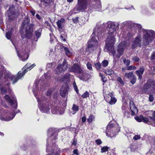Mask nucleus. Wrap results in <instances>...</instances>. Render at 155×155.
Wrapping results in <instances>:
<instances>
[{
  "instance_id": "nucleus-1",
  "label": "nucleus",
  "mask_w": 155,
  "mask_h": 155,
  "mask_svg": "<svg viewBox=\"0 0 155 155\" xmlns=\"http://www.w3.org/2000/svg\"><path fill=\"white\" fill-rule=\"evenodd\" d=\"M5 99L9 103L11 106V111L9 112L8 110L3 109L1 110V115L0 119L4 121H9L12 120L16 114L20 112L19 110H17L18 104L16 97L13 95L10 97L8 95H6L4 97Z\"/></svg>"
},
{
  "instance_id": "nucleus-2",
  "label": "nucleus",
  "mask_w": 155,
  "mask_h": 155,
  "mask_svg": "<svg viewBox=\"0 0 155 155\" xmlns=\"http://www.w3.org/2000/svg\"><path fill=\"white\" fill-rule=\"evenodd\" d=\"M88 3V11L90 12L101 11L102 5L100 0H78L74 9L77 11H83L87 9Z\"/></svg>"
},
{
  "instance_id": "nucleus-3",
  "label": "nucleus",
  "mask_w": 155,
  "mask_h": 155,
  "mask_svg": "<svg viewBox=\"0 0 155 155\" xmlns=\"http://www.w3.org/2000/svg\"><path fill=\"white\" fill-rule=\"evenodd\" d=\"M32 91L35 96L37 99L38 102V107L41 112L48 114L50 112V108L49 104L47 101L46 97L42 96L38 98L37 97V94L39 91L38 83L37 82L34 83Z\"/></svg>"
},
{
  "instance_id": "nucleus-4",
  "label": "nucleus",
  "mask_w": 155,
  "mask_h": 155,
  "mask_svg": "<svg viewBox=\"0 0 155 155\" xmlns=\"http://www.w3.org/2000/svg\"><path fill=\"white\" fill-rule=\"evenodd\" d=\"M21 74L20 72H18L16 75H15L12 74L9 71H5L4 73V78L3 79V81H5V83L4 84L3 82L0 83V90L2 94H5L7 93V88L5 86H9L10 84L9 82L5 83L7 78H8L10 79L12 81V84H14L21 78Z\"/></svg>"
},
{
  "instance_id": "nucleus-5",
  "label": "nucleus",
  "mask_w": 155,
  "mask_h": 155,
  "mask_svg": "<svg viewBox=\"0 0 155 155\" xmlns=\"http://www.w3.org/2000/svg\"><path fill=\"white\" fill-rule=\"evenodd\" d=\"M106 25L108 30L107 37H115L116 29L119 28V23L118 22L108 21L106 23H103L102 27L104 28Z\"/></svg>"
},
{
  "instance_id": "nucleus-6",
  "label": "nucleus",
  "mask_w": 155,
  "mask_h": 155,
  "mask_svg": "<svg viewBox=\"0 0 155 155\" xmlns=\"http://www.w3.org/2000/svg\"><path fill=\"white\" fill-rule=\"evenodd\" d=\"M20 12L18 8L14 5H9V8L7 11V15L8 18L7 21L8 24L16 19L19 15Z\"/></svg>"
},
{
  "instance_id": "nucleus-7",
  "label": "nucleus",
  "mask_w": 155,
  "mask_h": 155,
  "mask_svg": "<svg viewBox=\"0 0 155 155\" xmlns=\"http://www.w3.org/2000/svg\"><path fill=\"white\" fill-rule=\"evenodd\" d=\"M103 129V132L105 133L106 135L109 137L113 136L120 130L118 124L116 122L113 124L110 123L106 127Z\"/></svg>"
},
{
  "instance_id": "nucleus-8",
  "label": "nucleus",
  "mask_w": 155,
  "mask_h": 155,
  "mask_svg": "<svg viewBox=\"0 0 155 155\" xmlns=\"http://www.w3.org/2000/svg\"><path fill=\"white\" fill-rule=\"evenodd\" d=\"M97 33V38L100 37V34L102 35V32L101 31L100 32L94 31L92 34L91 37V41H89L88 42L87 48V50H88L90 52L93 51L94 49H96L98 46V42L97 39L96 38V36L95 35Z\"/></svg>"
},
{
  "instance_id": "nucleus-9",
  "label": "nucleus",
  "mask_w": 155,
  "mask_h": 155,
  "mask_svg": "<svg viewBox=\"0 0 155 155\" xmlns=\"http://www.w3.org/2000/svg\"><path fill=\"white\" fill-rule=\"evenodd\" d=\"M144 35L143 36V46H145L151 43L155 38V32L151 30L143 29Z\"/></svg>"
},
{
  "instance_id": "nucleus-10",
  "label": "nucleus",
  "mask_w": 155,
  "mask_h": 155,
  "mask_svg": "<svg viewBox=\"0 0 155 155\" xmlns=\"http://www.w3.org/2000/svg\"><path fill=\"white\" fill-rule=\"evenodd\" d=\"M143 91L147 94H149L151 92L155 91V80L149 79L144 85Z\"/></svg>"
},
{
  "instance_id": "nucleus-11",
  "label": "nucleus",
  "mask_w": 155,
  "mask_h": 155,
  "mask_svg": "<svg viewBox=\"0 0 155 155\" xmlns=\"http://www.w3.org/2000/svg\"><path fill=\"white\" fill-rule=\"evenodd\" d=\"M115 41V37H107L106 41V47L107 51L110 53L113 57L116 54V51L114 50V45Z\"/></svg>"
},
{
  "instance_id": "nucleus-12",
  "label": "nucleus",
  "mask_w": 155,
  "mask_h": 155,
  "mask_svg": "<svg viewBox=\"0 0 155 155\" xmlns=\"http://www.w3.org/2000/svg\"><path fill=\"white\" fill-rule=\"evenodd\" d=\"M64 22L65 20L63 18H61L56 22L58 30L61 35L60 38L64 41H66L65 38L67 36V34L64 32L63 29Z\"/></svg>"
},
{
  "instance_id": "nucleus-13",
  "label": "nucleus",
  "mask_w": 155,
  "mask_h": 155,
  "mask_svg": "<svg viewBox=\"0 0 155 155\" xmlns=\"http://www.w3.org/2000/svg\"><path fill=\"white\" fill-rule=\"evenodd\" d=\"M150 119L144 117L143 115L137 116L134 117L135 119L138 122H143L148 124H151L152 126L153 122H155V118L149 116Z\"/></svg>"
},
{
  "instance_id": "nucleus-14",
  "label": "nucleus",
  "mask_w": 155,
  "mask_h": 155,
  "mask_svg": "<svg viewBox=\"0 0 155 155\" xmlns=\"http://www.w3.org/2000/svg\"><path fill=\"white\" fill-rule=\"evenodd\" d=\"M34 26V25L33 24H30L25 27V34L24 35L21 34V35L22 38H25L28 39L31 38L32 35Z\"/></svg>"
},
{
  "instance_id": "nucleus-15",
  "label": "nucleus",
  "mask_w": 155,
  "mask_h": 155,
  "mask_svg": "<svg viewBox=\"0 0 155 155\" xmlns=\"http://www.w3.org/2000/svg\"><path fill=\"white\" fill-rule=\"evenodd\" d=\"M127 47V43L124 41H122L119 44L117 47V52L116 55V57L117 58H120V56L123 54L125 49Z\"/></svg>"
},
{
  "instance_id": "nucleus-16",
  "label": "nucleus",
  "mask_w": 155,
  "mask_h": 155,
  "mask_svg": "<svg viewBox=\"0 0 155 155\" xmlns=\"http://www.w3.org/2000/svg\"><path fill=\"white\" fill-rule=\"evenodd\" d=\"M68 71L70 72L79 74H82L83 72V71L78 64H74L69 68Z\"/></svg>"
},
{
  "instance_id": "nucleus-17",
  "label": "nucleus",
  "mask_w": 155,
  "mask_h": 155,
  "mask_svg": "<svg viewBox=\"0 0 155 155\" xmlns=\"http://www.w3.org/2000/svg\"><path fill=\"white\" fill-rule=\"evenodd\" d=\"M141 35L138 34L137 36L132 41L131 47L132 49H135L137 47H141Z\"/></svg>"
},
{
  "instance_id": "nucleus-18",
  "label": "nucleus",
  "mask_w": 155,
  "mask_h": 155,
  "mask_svg": "<svg viewBox=\"0 0 155 155\" xmlns=\"http://www.w3.org/2000/svg\"><path fill=\"white\" fill-rule=\"evenodd\" d=\"M12 42L15 47V48L16 51V52L18 55V56L20 60L22 61H25L28 58V55L26 53V51H23L21 52L20 51H18L17 48L15 46V45L14 44L12 41Z\"/></svg>"
},
{
  "instance_id": "nucleus-19",
  "label": "nucleus",
  "mask_w": 155,
  "mask_h": 155,
  "mask_svg": "<svg viewBox=\"0 0 155 155\" xmlns=\"http://www.w3.org/2000/svg\"><path fill=\"white\" fill-rule=\"evenodd\" d=\"M68 64L65 59H64L62 63L60 65H59L56 69V71L58 74L64 72L67 70L68 68Z\"/></svg>"
},
{
  "instance_id": "nucleus-20",
  "label": "nucleus",
  "mask_w": 155,
  "mask_h": 155,
  "mask_svg": "<svg viewBox=\"0 0 155 155\" xmlns=\"http://www.w3.org/2000/svg\"><path fill=\"white\" fill-rule=\"evenodd\" d=\"M59 131L55 128H50L48 130V136L52 132L51 137V139L52 140H55L58 139L57 136Z\"/></svg>"
},
{
  "instance_id": "nucleus-21",
  "label": "nucleus",
  "mask_w": 155,
  "mask_h": 155,
  "mask_svg": "<svg viewBox=\"0 0 155 155\" xmlns=\"http://www.w3.org/2000/svg\"><path fill=\"white\" fill-rule=\"evenodd\" d=\"M122 24L123 26H126L130 28H131L132 26H134V27H136L138 28L139 32H140V31H141L142 26L140 24L136 23L133 24L130 21H126L123 22Z\"/></svg>"
},
{
  "instance_id": "nucleus-22",
  "label": "nucleus",
  "mask_w": 155,
  "mask_h": 155,
  "mask_svg": "<svg viewBox=\"0 0 155 155\" xmlns=\"http://www.w3.org/2000/svg\"><path fill=\"white\" fill-rule=\"evenodd\" d=\"M51 111L54 114H62L64 112V110L63 108L61 107L59 105L54 107L51 109Z\"/></svg>"
},
{
  "instance_id": "nucleus-23",
  "label": "nucleus",
  "mask_w": 155,
  "mask_h": 155,
  "mask_svg": "<svg viewBox=\"0 0 155 155\" xmlns=\"http://www.w3.org/2000/svg\"><path fill=\"white\" fill-rule=\"evenodd\" d=\"M129 104L132 115H133L137 114L138 113V110L133 101L131 100L130 101Z\"/></svg>"
},
{
  "instance_id": "nucleus-24",
  "label": "nucleus",
  "mask_w": 155,
  "mask_h": 155,
  "mask_svg": "<svg viewBox=\"0 0 155 155\" xmlns=\"http://www.w3.org/2000/svg\"><path fill=\"white\" fill-rule=\"evenodd\" d=\"M28 144H29L28 145L23 144L20 147L21 149L23 150H25L29 147H33L35 146L36 145V142L35 140H32L31 141L28 142Z\"/></svg>"
},
{
  "instance_id": "nucleus-25",
  "label": "nucleus",
  "mask_w": 155,
  "mask_h": 155,
  "mask_svg": "<svg viewBox=\"0 0 155 155\" xmlns=\"http://www.w3.org/2000/svg\"><path fill=\"white\" fill-rule=\"evenodd\" d=\"M31 64L30 63L27 64L22 69V71H20L21 73V77L23 76L25 73L28 71L31 70L29 68L31 67L30 65Z\"/></svg>"
},
{
  "instance_id": "nucleus-26",
  "label": "nucleus",
  "mask_w": 155,
  "mask_h": 155,
  "mask_svg": "<svg viewBox=\"0 0 155 155\" xmlns=\"http://www.w3.org/2000/svg\"><path fill=\"white\" fill-rule=\"evenodd\" d=\"M145 68L144 66L140 67L139 70L136 71V74L138 76V79L141 80L142 78V75L144 71Z\"/></svg>"
},
{
  "instance_id": "nucleus-27",
  "label": "nucleus",
  "mask_w": 155,
  "mask_h": 155,
  "mask_svg": "<svg viewBox=\"0 0 155 155\" xmlns=\"http://www.w3.org/2000/svg\"><path fill=\"white\" fill-rule=\"evenodd\" d=\"M121 108L124 117L126 118L130 117V114L127 108L124 105H123Z\"/></svg>"
},
{
  "instance_id": "nucleus-28",
  "label": "nucleus",
  "mask_w": 155,
  "mask_h": 155,
  "mask_svg": "<svg viewBox=\"0 0 155 155\" xmlns=\"http://www.w3.org/2000/svg\"><path fill=\"white\" fill-rule=\"evenodd\" d=\"M68 93V90L64 86H62L60 90V95L62 97H65Z\"/></svg>"
},
{
  "instance_id": "nucleus-29",
  "label": "nucleus",
  "mask_w": 155,
  "mask_h": 155,
  "mask_svg": "<svg viewBox=\"0 0 155 155\" xmlns=\"http://www.w3.org/2000/svg\"><path fill=\"white\" fill-rule=\"evenodd\" d=\"M82 74L79 75L78 76V77L80 78V79L84 81H87L88 80L89 75L87 73H83Z\"/></svg>"
},
{
  "instance_id": "nucleus-30",
  "label": "nucleus",
  "mask_w": 155,
  "mask_h": 155,
  "mask_svg": "<svg viewBox=\"0 0 155 155\" xmlns=\"http://www.w3.org/2000/svg\"><path fill=\"white\" fill-rule=\"evenodd\" d=\"M53 0H41L42 5L45 7L49 6L53 2Z\"/></svg>"
},
{
  "instance_id": "nucleus-31",
  "label": "nucleus",
  "mask_w": 155,
  "mask_h": 155,
  "mask_svg": "<svg viewBox=\"0 0 155 155\" xmlns=\"http://www.w3.org/2000/svg\"><path fill=\"white\" fill-rule=\"evenodd\" d=\"M105 100L111 104H115L117 101V100L114 97H110L109 99L107 98V97H105Z\"/></svg>"
},
{
  "instance_id": "nucleus-32",
  "label": "nucleus",
  "mask_w": 155,
  "mask_h": 155,
  "mask_svg": "<svg viewBox=\"0 0 155 155\" xmlns=\"http://www.w3.org/2000/svg\"><path fill=\"white\" fill-rule=\"evenodd\" d=\"M149 6L150 8L155 10V0H151L149 2Z\"/></svg>"
},
{
  "instance_id": "nucleus-33",
  "label": "nucleus",
  "mask_w": 155,
  "mask_h": 155,
  "mask_svg": "<svg viewBox=\"0 0 155 155\" xmlns=\"http://www.w3.org/2000/svg\"><path fill=\"white\" fill-rule=\"evenodd\" d=\"M30 20L28 18H26L22 22V25L23 27H25L27 26L28 25L30 24Z\"/></svg>"
},
{
  "instance_id": "nucleus-34",
  "label": "nucleus",
  "mask_w": 155,
  "mask_h": 155,
  "mask_svg": "<svg viewBox=\"0 0 155 155\" xmlns=\"http://www.w3.org/2000/svg\"><path fill=\"white\" fill-rule=\"evenodd\" d=\"M41 31L42 29H39L35 31V36L37 39L39 38L40 37L41 35Z\"/></svg>"
},
{
  "instance_id": "nucleus-35",
  "label": "nucleus",
  "mask_w": 155,
  "mask_h": 155,
  "mask_svg": "<svg viewBox=\"0 0 155 155\" xmlns=\"http://www.w3.org/2000/svg\"><path fill=\"white\" fill-rule=\"evenodd\" d=\"M72 110L74 112L73 114H75L77 111L79 110V107L77 105L73 104L72 107Z\"/></svg>"
},
{
  "instance_id": "nucleus-36",
  "label": "nucleus",
  "mask_w": 155,
  "mask_h": 155,
  "mask_svg": "<svg viewBox=\"0 0 155 155\" xmlns=\"http://www.w3.org/2000/svg\"><path fill=\"white\" fill-rule=\"evenodd\" d=\"M95 117L93 115L91 114L87 119V121L89 123H91L93 120H94Z\"/></svg>"
},
{
  "instance_id": "nucleus-37",
  "label": "nucleus",
  "mask_w": 155,
  "mask_h": 155,
  "mask_svg": "<svg viewBox=\"0 0 155 155\" xmlns=\"http://www.w3.org/2000/svg\"><path fill=\"white\" fill-rule=\"evenodd\" d=\"M104 72L107 75H110L114 73V71L111 69H107L105 70Z\"/></svg>"
},
{
  "instance_id": "nucleus-38",
  "label": "nucleus",
  "mask_w": 155,
  "mask_h": 155,
  "mask_svg": "<svg viewBox=\"0 0 155 155\" xmlns=\"http://www.w3.org/2000/svg\"><path fill=\"white\" fill-rule=\"evenodd\" d=\"M64 50L67 55L68 56L71 55V53L70 52L69 49L67 47H64Z\"/></svg>"
},
{
  "instance_id": "nucleus-39",
  "label": "nucleus",
  "mask_w": 155,
  "mask_h": 155,
  "mask_svg": "<svg viewBox=\"0 0 155 155\" xmlns=\"http://www.w3.org/2000/svg\"><path fill=\"white\" fill-rule=\"evenodd\" d=\"M54 90V89L52 88L49 89L47 92V95L48 96H50Z\"/></svg>"
},
{
  "instance_id": "nucleus-40",
  "label": "nucleus",
  "mask_w": 155,
  "mask_h": 155,
  "mask_svg": "<svg viewBox=\"0 0 155 155\" xmlns=\"http://www.w3.org/2000/svg\"><path fill=\"white\" fill-rule=\"evenodd\" d=\"M12 35V32L11 31H10L7 32L5 34V36L8 39H10L11 38V37Z\"/></svg>"
},
{
  "instance_id": "nucleus-41",
  "label": "nucleus",
  "mask_w": 155,
  "mask_h": 155,
  "mask_svg": "<svg viewBox=\"0 0 155 155\" xmlns=\"http://www.w3.org/2000/svg\"><path fill=\"white\" fill-rule=\"evenodd\" d=\"M101 66V64L99 62H97L94 64L95 67L97 70H100Z\"/></svg>"
},
{
  "instance_id": "nucleus-42",
  "label": "nucleus",
  "mask_w": 155,
  "mask_h": 155,
  "mask_svg": "<svg viewBox=\"0 0 155 155\" xmlns=\"http://www.w3.org/2000/svg\"><path fill=\"white\" fill-rule=\"evenodd\" d=\"M141 11L143 14H147V10L145 6H142L141 7Z\"/></svg>"
},
{
  "instance_id": "nucleus-43",
  "label": "nucleus",
  "mask_w": 155,
  "mask_h": 155,
  "mask_svg": "<svg viewBox=\"0 0 155 155\" xmlns=\"http://www.w3.org/2000/svg\"><path fill=\"white\" fill-rule=\"evenodd\" d=\"M133 72H130L129 73H126L125 74V77L129 78L133 76Z\"/></svg>"
},
{
  "instance_id": "nucleus-44",
  "label": "nucleus",
  "mask_w": 155,
  "mask_h": 155,
  "mask_svg": "<svg viewBox=\"0 0 155 155\" xmlns=\"http://www.w3.org/2000/svg\"><path fill=\"white\" fill-rule=\"evenodd\" d=\"M108 64V61L107 60H104L101 63V65L104 67H105L107 66Z\"/></svg>"
},
{
  "instance_id": "nucleus-45",
  "label": "nucleus",
  "mask_w": 155,
  "mask_h": 155,
  "mask_svg": "<svg viewBox=\"0 0 155 155\" xmlns=\"http://www.w3.org/2000/svg\"><path fill=\"white\" fill-rule=\"evenodd\" d=\"M89 93L86 91L81 95V97L83 98H85L89 97Z\"/></svg>"
},
{
  "instance_id": "nucleus-46",
  "label": "nucleus",
  "mask_w": 155,
  "mask_h": 155,
  "mask_svg": "<svg viewBox=\"0 0 155 155\" xmlns=\"http://www.w3.org/2000/svg\"><path fill=\"white\" fill-rule=\"evenodd\" d=\"M136 79L137 78L134 75H133V76H132V78L130 81L131 83L133 84H134L136 82Z\"/></svg>"
},
{
  "instance_id": "nucleus-47",
  "label": "nucleus",
  "mask_w": 155,
  "mask_h": 155,
  "mask_svg": "<svg viewBox=\"0 0 155 155\" xmlns=\"http://www.w3.org/2000/svg\"><path fill=\"white\" fill-rule=\"evenodd\" d=\"M123 62L127 66H128L130 63V61L129 60H127L125 58L123 59Z\"/></svg>"
},
{
  "instance_id": "nucleus-48",
  "label": "nucleus",
  "mask_w": 155,
  "mask_h": 155,
  "mask_svg": "<svg viewBox=\"0 0 155 155\" xmlns=\"http://www.w3.org/2000/svg\"><path fill=\"white\" fill-rule=\"evenodd\" d=\"M109 148V147L107 146L103 147L101 148V152L103 153L105 152L108 150Z\"/></svg>"
},
{
  "instance_id": "nucleus-49",
  "label": "nucleus",
  "mask_w": 155,
  "mask_h": 155,
  "mask_svg": "<svg viewBox=\"0 0 155 155\" xmlns=\"http://www.w3.org/2000/svg\"><path fill=\"white\" fill-rule=\"evenodd\" d=\"M73 85L74 87L76 92H77V94L78 93V89L77 86L76 85V83L75 82V81H74L73 83Z\"/></svg>"
},
{
  "instance_id": "nucleus-50",
  "label": "nucleus",
  "mask_w": 155,
  "mask_h": 155,
  "mask_svg": "<svg viewBox=\"0 0 155 155\" xmlns=\"http://www.w3.org/2000/svg\"><path fill=\"white\" fill-rule=\"evenodd\" d=\"M137 68L136 67L132 65L129 66L127 68V70H135Z\"/></svg>"
},
{
  "instance_id": "nucleus-51",
  "label": "nucleus",
  "mask_w": 155,
  "mask_h": 155,
  "mask_svg": "<svg viewBox=\"0 0 155 155\" xmlns=\"http://www.w3.org/2000/svg\"><path fill=\"white\" fill-rule=\"evenodd\" d=\"M130 147L132 151H134L136 150L137 148L136 145H131Z\"/></svg>"
},
{
  "instance_id": "nucleus-52",
  "label": "nucleus",
  "mask_w": 155,
  "mask_h": 155,
  "mask_svg": "<svg viewBox=\"0 0 155 155\" xmlns=\"http://www.w3.org/2000/svg\"><path fill=\"white\" fill-rule=\"evenodd\" d=\"M132 59L133 61L135 62H138L139 61L140 59L137 56H135L132 57Z\"/></svg>"
},
{
  "instance_id": "nucleus-53",
  "label": "nucleus",
  "mask_w": 155,
  "mask_h": 155,
  "mask_svg": "<svg viewBox=\"0 0 155 155\" xmlns=\"http://www.w3.org/2000/svg\"><path fill=\"white\" fill-rule=\"evenodd\" d=\"M100 75L101 77V80L104 83H105V82H106V81H107V79L106 77L101 75V73L100 74Z\"/></svg>"
},
{
  "instance_id": "nucleus-54",
  "label": "nucleus",
  "mask_w": 155,
  "mask_h": 155,
  "mask_svg": "<svg viewBox=\"0 0 155 155\" xmlns=\"http://www.w3.org/2000/svg\"><path fill=\"white\" fill-rule=\"evenodd\" d=\"M87 66L88 69L91 70H92V64L89 62H87Z\"/></svg>"
},
{
  "instance_id": "nucleus-55",
  "label": "nucleus",
  "mask_w": 155,
  "mask_h": 155,
  "mask_svg": "<svg viewBox=\"0 0 155 155\" xmlns=\"http://www.w3.org/2000/svg\"><path fill=\"white\" fill-rule=\"evenodd\" d=\"M150 59L151 60H155V51L152 53Z\"/></svg>"
},
{
  "instance_id": "nucleus-56",
  "label": "nucleus",
  "mask_w": 155,
  "mask_h": 155,
  "mask_svg": "<svg viewBox=\"0 0 155 155\" xmlns=\"http://www.w3.org/2000/svg\"><path fill=\"white\" fill-rule=\"evenodd\" d=\"M117 80L120 83V84L122 85L124 84V82L121 78L120 77H118L117 78Z\"/></svg>"
},
{
  "instance_id": "nucleus-57",
  "label": "nucleus",
  "mask_w": 155,
  "mask_h": 155,
  "mask_svg": "<svg viewBox=\"0 0 155 155\" xmlns=\"http://www.w3.org/2000/svg\"><path fill=\"white\" fill-rule=\"evenodd\" d=\"M95 142L98 145L101 144L102 143L101 140L100 139H98L96 140Z\"/></svg>"
},
{
  "instance_id": "nucleus-58",
  "label": "nucleus",
  "mask_w": 155,
  "mask_h": 155,
  "mask_svg": "<svg viewBox=\"0 0 155 155\" xmlns=\"http://www.w3.org/2000/svg\"><path fill=\"white\" fill-rule=\"evenodd\" d=\"M78 19L79 18L78 17L73 18L72 19L73 21L75 23H77L78 22Z\"/></svg>"
},
{
  "instance_id": "nucleus-59",
  "label": "nucleus",
  "mask_w": 155,
  "mask_h": 155,
  "mask_svg": "<svg viewBox=\"0 0 155 155\" xmlns=\"http://www.w3.org/2000/svg\"><path fill=\"white\" fill-rule=\"evenodd\" d=\"M153 95L152 94H150L149 95V101L152 102H153Z\"/></svg>"
},
{
  "instance_id": "nucleus-60",
  "label": "nucleus",
  "mask_w": 155,
  "mask_h": 155,
  "mask_svg": "<svg viewBox=\"0 0 155 155\" xmlns=\"http://www.w3.org/2000/svg\"><path fill=\"white\" fill-rule=\"evenodd\" d=\"M70 74L69 73L66 74L64 76V78L65 79H67L69 78Z\"/></svg>"
},
{
  "instance_id": "nucleus-61",
  "label": "nucleus",
  "mask_w": 155,
  "mask_h": 155,
  "mask_svg": "<svg viewBox=\"0 0 155 155\" xmlns=\"http://www.w3.org/2000/svg\"><path fill=\"white\" fill-rule=\"evenodd\" d=\"M140 137L139 135H136L134 137L133 139L134 140H137L138 139H140Z\"/></svg>"
},
{
  "instance_id": "nucleus-62",
  "label": "nucleus",
  "mask_w": 155,
  "mask_h": 155,
  "mask_svg": "<svg viewBox=\"0 0 155 155\" xmlns=\"http://www.w3.org/2000/svg\"><path fill=\"white\" fill-rule=\"evenodd\" d=\"M73 153L74 154L76 155H79V153H78V150L77 149L74 150L73 151Z\"/></svg>"
},
{
  "instance_id": "nucleus-63",
  "label": "nucleus",
  "mask_w": 155,
  "mask_h": 155,
  "mask_svg": "<svg viewBox=\"0 0 155 155\" xmlns=\"http://www.w3.org/2000/svg\"><path fill=\"white\" fill-rule=\"evenodd\" d=\"M77 144V140L75 138L73 139V141L72 143V145L76 146Z\"/></svg>"
},
{
  "instance_id": "nucleus-64",
  "label": "nucleus",
  "mask_w": 155,
  "mask_h": 155,
  "mask_svg": "<svg viewBox=\"0 0 155 155\" xmlns=\"http://www.w3.org/2000/svg\"><path fill=\"white\" fill-rule=\"evenodd\" d=\"M57 94L56 93H54L53 96V98L54 99H56L57 98Z\"/></svg>"
}]
</instances>
